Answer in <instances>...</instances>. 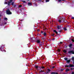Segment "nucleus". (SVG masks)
<instances>
[{"mask_svg":"<svg viewBox=\"0 0 74 74\" xmlns=\"http://www.w3.org/2000/svg\"><path fill=\"white\" fill-rule=\"evenodd\" d=\"M5 4H8V5H13L14 4V2H12V0H10V1L7 3V1H5L4 3Z\"/></svg>","mask_w":74,"mask_h":74,"instance_id":"obj_1","label":"nucleus"},{"mask_svg":"<svg viewBox=\"0 0 74 74\" xmlns=\"http://www.w3.org/2000/svg\"><path fill=\"white\" fill-rule=\"evenodd\" d=\"M6 14H8V15H10V14H11L12 13L10 12V10H6Z\"/></svg>","mask_w":74,"mask_h":74,"instance_id":"obj_2","label":"nucleus"},{"mask_svg":"<svg viewBox=\"0 0 74 74\" xmlns=\"http://www.w3.org/2000/svg\"><path fill=\"white\" fill-rule=\"evenodd\" d=\"M74 66L72 64H69V65H66L65 67H73Z\"/></svg>","mask_w":74,"mask_h":74,"instance_id":"obj_3","label":"nucleus"},{"mask_svg":"<svg viewBox=\"0 0 74 74\" xmlns=\"http://www.w3.org/2000/svg\"><path fill=\"white\" fill-rule=\"evenodd\" d=\"M63 27V26L62 25H58L57 26V28L58 29H61Z\"/></svg>","mask_w":74,"mask_h":74,"instance_id":"obj_4","label":"nucleus"},{"mask_svg":"<svg viewBox=\"0 0 74 74\" xmlns=\"http://www.w3.org/2000/svg\"><path fill=\"white\" fill-rule=\"evenodd\" d=\"M70 54H74V51H69L68 52Z\"/></svg>","mask_w":74,"mask_h":74,"instance_id":"obj_5","label":"nucleus"},{"mask_svg":"<svg viewBox=\"0 0 74 74\" xmlns=\"http://www.w3.org/2000/svg\"><path fill=\"white\" fill-rule=\"evenodd\" d=\"M53 32H55V33H56V34H58V32H57L56 30H54Z\"/></svg>","mask_w":74,"mask_h":74,"instance_id":"obj_6","label":"nucleus"},{"mask_svg":"<svg viewBox=\"0 0 74 74\" xmlns=\"http://www.w3.org/2000/svg\"><path fill=\"white\" fill-rule=\"evenodd\" d=\"M28 5L29 6L32 5V3H28Z\"/></svg>","mask_w":74,"mask_h":74,"instance_id":"obj_7","label":"nucleus"},{"mask_svg":"<svg viewBox=\"0 0 74 74\" xmlns=\"http://www.w3.org/2000/svg\"><path fill=\"white\" fill-rule=\"evenodd\" d=\"M70 62V60H66V62L67 63H69Z\"/></svg>","mask_w":74,"mask_h":74,"instance_id":"obj_8","label":"nucleus"},{"mask_svg":"<svg viewBox=\"0 0 74 74\" xmlns=\"http://www.w3.org/2000/svg\"><path fill=\"white\" fill-rule=\"evenodd\" d=\"M66 71H70V70L68 69H66Z\"/></svg>","mask_w":74,"mask_h":74,"instance_id":"obj_9","label":"nucleus"},{"mask_svg":"<svg viewBox=\"0 0 74 74\" xmlns=\"http://www.w3.org/2000/svg\"><path fill=\"white\" fill-rule=\"evenodd\" d=\"M51 74H58L57 73H55V72H53L51 73Z\"/></svg>","mask_w":74,"mask_h":74,"instance_id":"obj_10","label":"nucleus"},{"mask_svg":"<svg viewBox=\"0 0 74 74\" xmlns=\"http://www.w3.org/2000/svg\"><path fill=\"white\" fill-rule=\"evenodd\" d=\"M37 42H38V43H40V40H38L37 41Z\"/></svg>","mask_w":74,"mask_h":74,"instance_id":"obj_11","label":"nucleus"},{"mask_svg":"<svg viewBox=\"0 0 74 74\" xmlns=\"http://www.w3.org/2000/svg\"><path fill=\"white\" fill-rule=\"evenodd\" d=\"M71 46H72V44H70L69 45V47H71Z\"/></svg>","mask_w":74,"mask_h":74,"instance_id":"obj_12","label":"nucleus"},{"mask_svg":"<svg viewBox=\"0 0 74 74\" xmlns=\"http://www.w3.org/2000/svg\"><path fill=\"white\" fill-rule=\"evenodd\" d=\"M64 60H67V58H64Z\"/></svg>","mask_w":74,"mask_h":74,"instance_id":"obj_13","label":"nucleus"},{"mask_svg":"<svg viewBox=\"0 0 74 74\" xmlns=\"http://www.w3.org/2000/svg\"><path fill=\"white\" fill-rule=\"evenodd\" d=\"M63 51H64V52L65 53H66V52L67 51L64 50Z\"/></svg>","mask_w":74,"mask_h":74,"instance_id":"obj_14","label":"nucleus"},{"mask_svg":"<svg viewBox=\"0 0 74 74\" xmlns=\"http://www.w3.org/2000/svg\"><path fill=\"white\" fill-rule=\"evenodd\" d=\"M4 19L5 20V21H7L8 19H7V18H4Z\"/></svg>","mask_w":74,"mask_h":74,"instance_id":"obj_15","label":"nucleus"},{"mask_svg":"<svg viewBox=\"0 0 74 74\" xmlns=\"http://www.w3.org/2000/svg\"><path fill=\"white\" fill-rule=\"evenodd\" d=\"M64 30H67V29L65 27H64Z\"/></svg>","mask_w":74,"mask_h":74,"instance_id":"obj_16","label":"nucleus"},{"mask_svg":"<svg viewBox=\"0 0 74 74\" xmlns=\"http://www.w3.org/2000/svg\"><path fill=\"white\" fill-rule=\"evenodd\" d=\"M44 35L45 36H46V33L45 32L44 33Z\"/></svg>","mask_w":74,"mask_h":74,"instance_id":"obj_17","label":"nucleus"},{"mask_svg":"<svg viewBox=\"0 0 74 74\" xmlns=\"http://www.w3.org/2000/svg\"><path fill=\"white\" fill-rule=\"evenodd\" d=\"M49 1V0H46V2H48Z\"/></svg>","mask_w":74,"mask_h":74,"instance_id":"obj_18","label":"nucleus"},{"mask_svg":"<svg viewBox=\"0 0 74 74\" xmlns=\"http://www.w3.org/2000/svg\"><path fill=\"white\" fill-rule=\"evenodd\" d=\"M72 60H74V57H72Z\"/></svg>","mask_w":74,"mask_h":74,"instance_id":"obj_19","label":"nucleus"},{"mask_svg":"<svg viewBox=\"0 0 74 74\" xmlns=\"http://www.w3.org/2000/svg\"><path fill=\"white\" fill-rule=\"evenodd\" d=\"M72 41H73V42H74V40L73 39H72L71 40Z\"/></svg>","mask_w":74,"mask_h":74,"instance_id":"obj_20","label":"nucleus"},{"mask_svg":"<svg viewBox=\"0 0 74 74\" xmlns=\"http://www.w3.org/2000/svg\"><path fill=\"white\" fill-rule=\"evenodd\" d=\"M35 68H36V69H37V68H38V66H35Z\"/></svg>","mask_w":74,"mask_h":74,"instance_id":"obj_21","label":"nucleus"},{"mask_svg":"<svg viewBox=\"0 0 74 74\" xmlns=\"http://www.w3.org/2000/svg\"><path fill=\"white\" fill-rule=\"evenodd\" d=\"M23 3H26V1H23Z\"/></svg>","mask_w":74,"mask_h":74,"instance_id":"obj_22","label":"nucleus"},{"mask_svg":"<svg viewBox=\"0 0 74 74\" xmlns=\"http://www.w3.org/2000/svg\"><path fill=\"white\" fill-rule=\"evenodd\" d=\"M71 74H74V72H72Z\"/></svg>","mask_w":74,"mask_h":74,"instance_id":"obj_23","label":"nucleus"},{"mask_svg":"<svg viewBox=\"0 0 74 74\" xmlns=\"http://www.w3.org/2000/svg\"><path fill=\"white\" fill-rule=\"evenodd\" d=\"M58 22H61V20H59L58 21Z\"/></svg>","mask_w":74,"mask_h":74,"instance_id":"obj_24","label":"nucleus"},{"mask_svg":"<svg viewBox=\"0 0 74 74\" xmlns=\"http://www.w3.org/2000/svg\"><path fill=\"white\" fill-rule=\"evenodd\" d=\"M61 70V71H63V70H64V69H62Z\"/></svg>","mask_w":74,"mask_h":74,"instance_id":"obj_25","label":"nucleus"},{"mask_svg":"<svg viewBox=\"0 0 74 74\" xmlns=\"http://www.w3.org/2000/svg\"><path fill=\"white\" fill-rule=\"evenodd\" d=\"M61 0H58V1H59V2H60V1H61Z\"/></svg>","mask_w":74,"mask_h":74,"instance_id":"obj_26","label":"nucleus"},{"mask_svg":"<svg viewBox=\"0 0 74 74\" xmlns=\"http://www.w3.org/2000/svg\"><path fill=\"white\" fill-rule=\"evenodd\" d=\"M71 18H72V19H74V17H72Z\"/></svg>","mask_w":74,"mask_h":74,"instance_id":"obj_27","label":"nucleus"},{"mask_svg":"<svg viewBox=\"0 0 74 74\" xmlns=\"http://www.w3.org/2000/svg\"><path fill=\"white\" fill-rule=\"evenodd\" d=\"M19 7H22V5H20L19 6Z\"/></svg>","mask_w":74,"mask_h":74,"instance_id":"obj_28","label":"nucleus"},{"mask_svg":"<svg viewBox=\"0 0 74 74\" xmlns=\"http://www.w3.org/2000/svg\"><path fill=\"white\" fill-rule=\"evenodd\" d=\"M58 52H60V49H58Z\"/></svg>","mask_w":74,"mask_h":74,"instance_id":"obj_29","label":"nucleus"},{"mask_svg":"<svg viewBox=\"0 0 74 74\" xmlns=\"http://www.w3.org/2000/svg\"><path fill=\"white\" fill-rule=\"evenodd\" d=\"M62 32V30H60L59 31V32Z\"/></svg>","mask_w":74,"mask_h":74,"instance_id":"obj_30","label":"nucleus"},{"mask_svg":"<svg viewBox=\"0 0 74 74\" xmlns=\"http://www.w3.org/2000/svg\"><path fill=\"white\" fill-rule=\"evenodd\" d=\"M55 35V34H53L52 35V36H54V35Z\"/></svg>","mask_w":74,"mask_h":74,"instance_id":"obj_31","label":"nucleus"},{"mask_svg":"<svg viewBox=\"0 0 74 74\" xmlns=\"http://www.w3.org/2000/svg\"><path fill=\"white\" fill-rule=\"evenodd\" d=\"M42 69H44V66L42 67Z\"/></svg>","mask_w":74,"mask_h":74,"instance_id":"obj_32","label":"nucleus"},{"mask_svg":"<svg viewBox=\"0 0 74 74\" xmlns=\"http://www.w3.org/2000/svg\"><path fill=\"white\" fill-rule=\"evenodd\" d=\"M48 71H50V70L48 69Z\"/></svg>","mask_w":74,"mask_h":74,"instance_id":"obj_33","label":"nucleus"},{"mask_svg":"<svg viewBox=\"0 0 74 74\" xmlns=\"http://www.w3.org/2000/svg\"><path fill=\"white\" fill-rule=\"evenodd\" d=\"M62 42H60V44H62Z\"/></svg>","mask_w":74,"mask_h":74,"instance_id":"obj_34","label":"nucleus"},{"mask_svg":"<svg viewBox=\"0 0 74 74\" xmlns=\"http://www.w3.org/2000/svg\"><path fill=\"white\" fill-rule=\"evenodd\" d=\"M52 68H55V66H53Z\"/></svg>","mask_w":74,"mask_h":74,"instance_id":"obj_35","label":"nucleus"},{"mask_svg":"<svg viewBox=\"0 0 74 74\" xmlns=\"http://www.w3.org/2000/svg\"><path fill=\"white\" fill-rule=\"evenodd\" d=\"M0 49H1V48Z\"/></svg>","mask_w":74,"mask_h":74,"instance_id":"obj_36","label":"nucleus"},{"mask_svg":"<svg viewBox=\"0 0 74 74\" xmlns=\"http://www.w3.org/2000/svg\"><path fill=\"white\" fill-rule=\"evenodd\" d=\"M39 1H41V0H38Z\"/></svg>","mask_w":74,"mask_h":74,"instance_id":"obj_37","label":"nucleus"},{"mask_svg":"<svg viewBox=\"0 0 74 74\" xmlns=\"http://www.w3.org/2000/svg\"><path fill=\"white\" fill-rule=\"evenodd\" d=\"M66 47H67V46H65Z\"/></svg>","mask_w":74,"mask_h":74,"instance_id":"obj_38","label":"nucleus"},{"mask_svg":"<svg viewBox=\"0 0 74 74\" xmlns=\"http://www.w3.org/2000/svg\"><path fill=\"white\" fill-rule=\"evenodd\" d=\"M72 69H71V70H72Z\"/></svg>","mask_w":74,"mask_h":74,"instance_id":"obj_39","label":"nucleus"},{"mask_svg":"<svg viewBox=\"0 0 74 74\" xmlns=\"http://www.w3.org/2000/svg\"><path fill=\"white\" fill-rule=\"evenodd\" d=\"M28 1H29V0H27Z\"/></svg>","mask_w":74,"mask_h":74,"instance_id":"obj_40","label":"nucleus"}]
</instances>
